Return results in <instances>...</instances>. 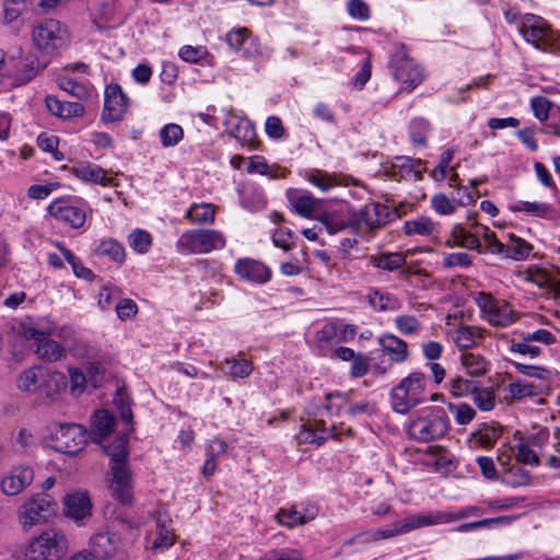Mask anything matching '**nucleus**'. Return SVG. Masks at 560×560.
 Instances as JSON below:
<instances>
[{"label":"nucleus","mask_w":560,"mask_h":560,"mask_svg":"<svg viewBox=\"0 0 560 560\" xmlns=\"http://www.w3.org/2000/svg\"><path fill=\"white\" fill-rule=\"evenodd\" d=\"M128 102L129 98L119 84H108L105 89L102 120L106 124L120 121L128 110Z\"/></svg>","instance_id":"9"},{"label":"nucleus","mask_w":560,"mask_h":560,"mask_svg":"<svg viewBox=\"0 0 560 560\" xmlns=\"http://www.w3.org/2000/svg\"><path fill=\"white\" fill-rule=\"evenodd\" d=\"M462 364L471 376H482L487 373L489 368V363L486 359L475 353L462 354Z\"/></svg>","instance_id":"37"},{"label":"nucleus","mask_w":560,"mask_h":560,"mask_svg":"<svg viewBox=\"0 0 560 560\" xmlns=\"http://www.w3.org/2000/svg\"><path fill=\"white\" fill-rule=\"evenodd\" d=\"M36 353L39 358L54 362L62 359L66 355V350L60 343L46 336L45 339L38 343Z\"/></svg>","instance_id":"33"},{"label":"nucleus","mask_w":560,"mask_h":560,"mask_svg":"<svg viewBox=\"0 0 560 560\" xmlns=\"http://www.w3.org/2000/svg\"><path fill=\"white\" fill-rule=\"evenodd\" d=\"M510 209L514 212L525 211L538 218H549L557 213L552 206L545 202L520 201L516 205L511 206Z\"/></svg>","instance_id":"34"},{"label":"nucleus","mask_w":560,"mask_h":560,"mask_svg":"<svg viewBox=\"0 0 560 560\" xmlns=\"http://www.w3.org/2000/svg\"><path fill=\"white\" fill-rule=\"evenodd\" d=\"M433 209L443 215L452 214L455 212V206L453 202L443 194H438L432 197L431 200Z\"/></svg>","instance_id":"61"},{"label":"nucleus","mask_w":560,"mask_h":560,"mask_svg":"<svg viewBox=\"0 0 560 560\" xmlns=\"http://www.w3.org/2000/svg\"><path fill=\"white\" fill-rule=\"evenodd\" d=\"M320 221L329 234H336L358 222V220L354 219L345 220L336 213H326Z\"/></svg>","instance_id":"41"},{"label":"nucleus","mask_w":560,"mask_h":560,"mask_svg":"<svg viewBox=\"0 0 560 560\" xmlns=\"http://www.w3.org/2000/svg\"><path fill=\"white\" fill-rule=\"evenodd\" d=\"M506 471L511 477V479H508L506 482L513 487L527 486L530 482L529 471L524 470L518 466H514L510 469L506 468Z\"/></svg>","instance_id":"58"},{"label":"nucleus","mask_w":560,"mask_h":560,"mask_svg":"<svg viewBox=\"0 0 560 560\" xmlns=\"http://www.w3.org/2000/svg\"><path fill=\"white\" fill-rule=\"evenodd\" d=\"M520 32L527 43L547 52L560 51V35L553 32L547 22L537 15L526 14L520 25Z\"/></svg>","instance_id":"2"},{"label":"nucleus","mask_w":560,"mask_h":560,"mask_svg":"<svg viewBox=\"0 0 560 560\" xmlns=\"http://www.w3.org/2000/svg\"><path fill=\"white\" fill-rule=\"evenodd\" d=\"M34 479V471L30 467L19 466L12 468L1 480V490L7 495H16L28 487Z\"/></svg>","instance_id":"13"},{"label":"nucleus","mask_w":560,"mask_h":560,"mask_svg":"<svg viewBox=\"0 0 560 560\" xmlns=\"http://www.w3.org/2000/svg\"><path fill=\"white\" fill-rule=\"evenodd\" d=\"M68 380L61 372H46L38 390V395L45 402L51 404L59 399L66 390Z\"/></svg>","instance_id":"14"},{"label":"nucleus","mask_w":560,"mask_h":560,"mask_svg":"<svg viewBox=\"0 0 560 560\" xmlns=\"http://www.w3.org/2000/svg\"><path fill=\"white\" fill-rule=\"evenodd\" d=\"M434 229V223L425 217L418 220L407 221L404 225V231L407 235H430Z\"/></svg>","instance_id":"42"},{"label":"nucleus","mask_w":560,"mask_h":560,"mask_svg":"<svg viewBox=\"0 0 560 560\" xmlns=\"http://www.w3.org/2000/svg\"><path fill=\"white\" fill-rule=\"evenodd\" d=\"M307 179L314 186L320 188L324 191L336 185L334 177H331L328 173L319 170L311 171L307 175Z\"/></svg>","instance_id":"52"},{"label":"nucleus","mask_w":560,"mask_h":560,"mask_svg":"<svg viewBox=\"0 0 560 560\" xmlns=\"http://www.w3.org/2000/svg\"><path fill=\"white\" fill-rule=\"evenodd\" d=\"M48 213L56 220L69 224L73 229H80L86 220L84 206L74 205L68 199H57L48 207Z\"/></svg>","instance_id":"11"},{"label":"nucleus","mask_w":560,"mask_h":560,"mask_svg":"<svg viewBox=\"0 0 560 560\" xmlns=\"http://www.w3.org/2000/svg\"><path fill=\"white\" fill-rule=\"evenodd\" d=\"M249 34L250 32L246 27L235 28L228 33L226 42L231 48L240 50Z\"/></svg>","instance_id":"60"},{"label":"nucleus","mask_w":560,"mask_h":560,"mask_svg":"<svg viewBox=\"0 0 560 560\" xmlns=\"http://www.w3.org/2000/svg\"><path fill=\"white\" fill-rule=\"evenodd\" d=\"M370 262L376 268L395 271L406 265V254L399 252L382 253L371 256Z\"/></svg>","instance_id":"28"},{"label":"nucleus","mask_w":560,"mask_h":560,"mask_svg":"<svg viewBox=\"0 0 560 560\" xmlns=\"http://www.w3.org/2000/svg\"><path fill=\"white\" fill-rule=\"evenodd\" d=\"M348 13L353 19L368 20L370 18V8L363 0H350L348 2Z\"/></svg>","instance_id":"62"},{"label":"nucleus","mask_w":560,"mask_h":560,"mask_svg":"<svg viewBox=\"0 0 560 560\" xmlns=\"http://www.w3.org/2000/svg\"><path fill=\"white\" fill-rule=\"evenodd\" d=\"M70 375V389L73 395H80L83 393L88 375L79 368L69 369Z\"/></svg>","instance_id":"54"},{"label":"nucleus","mask_w":560,"mask_h":560,"mask_svg":"<svg viewBox=\"0 0 560 560\" xmlns=\"http://www.w3.org/2000/svg\"><path fill=\"white\" fill-rule=\"evenodd\" d=\"M448 389L452 395L460 397L477 392V386L474 382L456 376L450 380Z\"/></svg>","instance_id":"46"},{"label":"nucleus","mask_w":560,"mask_h":560,"mask_svg":"<svg viewBox=\"0 0 560 560\" xmlns=\"http://www.w3.org/2000/svg\"><path fill=\"white\" fill-rule=\"evenodd\" d=\"M422 402V399H418L407 393L406 389L399 385L395 386L390 392V404L394 411L398 413H407L413 407Z\"/></svg>","instance_id":"26"},{"label":"nucleus","mask_w":560,"mask_h":560,"mask_svg":"<svg viewBox=\"0 0 560 560\" xmlns=\"http://www.w3.org/2000/svg\"><path fill=\"white\" fill-rule=\"evenodd\" d=\"M51 436L56 451L73 455L84 448L91 434L80 424L60 423L52 431Z\"/></svg>","instance_id":"6"},{"label":"nucleus","mask_w":560,"mask_h":560,"mask_svg":"<svg viewBox=\"0 0 560 560\" xmlns=\"http://www.w3.org/2000/svg\"><path fill=\"white\" fill-rule=\"evenodd\" d=\"M58 85L61 90L78 100H85L89 97L90 92L88 88L84 84L74 81L73 79L61 78L58 81Z\"/></svg>","instance_id":"43"},{"label":"nucleus","mask_w":560,"mask_h":560,"mask_svg":"<svg viewBox=\"0 0 560 560\" xmlns=\"http://www.w3.org/2000/svg\"><path fill=\"white\" fill-rule=\"evenodd\" d=\"M450 430L446 412L436 407L423 409L408 425V435L422 443L443 438Z\"/></svg>","instance_id":"1"},{"label":"nucleus","mask_w":560,"mask_h":560,"mask_svg":"<svg viewBox=\"0 0 560 560\" xmlns=\"http://www.w3.org/2000/svg\"><path fill=\"white\" fill-rule=\"evenodd\" d=\"M65 506L67 515L75 521L91 515L92 504L86 492H75L66 495Z\"/></svg>","instance_id":"17"},{"label":"nucleus","mask_w":560,"mask_h":560,"mask_svg":"<svg viewBox=\"0 0 560 560\" xmlns=\"http://www.w3.org/2000/svg\"><path fill=\"white\" fill-rule=\"evenodd\" d=\"M45 373L42 366L37 365L24 370L16 380L18 388L27 393H38Z\"/></svg>","instance_id":"25"},{"label":"nucleus","mask_w":560,"mask_h":560,"mask_svg":"<svg viewBox=\"0 0 560 560\" xmlns=\"http://www.w3.org/2000/svg\"><path fill=\"white\" fill-rule=\"evenodd\" d=\"M423 162L407 156L396 158L393 164L394 175L400 178H413L419 180L422 178Z\"/></svg>","instance_id":"21"},{"label":"nucleus","mask_w":560,"mask_h":560,"mask_svg":"<svg viewBox=\"0 0 560 560\" xmlns=\"http://www.w3.org/2000/svg\"><path fill=\"white\" fill-rule=\"evenodd\" d=\"M509 392L514 400H521L525 397L538 396L541 389L532 383L517 380L509 385Z\"/></svg>","instance_id":"40"},{"label":"nucleus","mask_w":560,"mask_h":560,"mask_svg":"<svg viewBox=\"0 0 560 560\" xmlns=\"http://www.w3.org/2000/svg\"><path fill=\"white\" fill-rule=\"evenodd\" d=\"M45 103L51 115L62 119L81 117L84 114V106L78 102L61 101L54 95H48Z\"/></svg>","instance_id":"16"},{"label":"nucleus","mask_w":560,"mask_h":560,"mask_svg":"<svg viewBox=\"0 0 560 560\" xmlns=\"http://www.w3.org/2000/svg\"><path fill=\"white\" fill-rule=\"evenodd\" d=\"M215 208L211 203L192 205L186 218L192 223L206 224L214 221Z\"/></svg>","instance_id":"35"},{"label":"nucleus","mask_w":560,"mask_h":560,"mask_svg":"<svg viewBox=\"0 0 560 560\" xmlns=\"http://www.w3.org/2000/svg\"><path fill=\"white\" fill-rule=\"evenodd\" d=\"M112 477L109 479L108 489L110 491L112 497L119 501L121 504H131L133 494H132V475L129 469V466H121L120 464H115L110 468Z\"/></svg>","instance_id":"10"},{"label":"nucleus","mask_w":560,"mask_h":560,"mask_svg":"<svg viewBox=\"0 0 560 560\" xmlns=\"http://www.w3.org/2000/svg\"><path fill=\"white\" fill-rule=\"evenodd\" d=\"M90 555L95 559H109L120 547V537L113 532H100L91 537Z\"/></svg>","instance_id":"12"},{"label":"nucleus","mask_w":560,"mask_h":560,"mask_svg":"<svg viewBox=\"0 0 560 560\" xmlns=\"http://www.w3.org/2000/svg\"><path fill=\"white\" fill-rule=\"evenodd\" d=\"M95 255L98 257H108L116 262H122L126 256L124 246L112 238L103 241L95 248Z\"/></svg>","instance_id":"36"},{"label":"nucleus","mask_w":560,"mask_h":560,"mask_svg":"<svg viewBox=\"0 0 560 560\" xmlns=\"http://www.w3.org/2000/svg\"><path fill=\"white\" fill-rule=\"evenodd\" d=\"M277 520L281 525L288 526L290 528L294 527L295 525H303L306 523L305 516L301 515L295 510H281L277 514Z\"/></svg>","instance_id":"56"},{"label":"nucleus","mask_w":560,"mask_h":560,"mask_svg":"<svg viewBox=\"0 0 560 560\" xmlns=\"http://www.w3.org/2000/svg\"><path fill=\"white\" fill-rule=\"evenodd\" d=\"M177 245L189 253L206 254L223 248L225 237L217 230H190L180 235Z\"/></svg>","instance_id":"5"},{"label":"nucleus","mask_w":560,"mask_h":560,"mask_svg":"<svg viewBox=\"0 0 560 560\" xmlns=\"http://www.w3.org/2000/svg\"><path fill=\"white\" fill-rule=\"evenodd\" d=\"M290 203L294 211L304 218H310L315 210V198L310 192L300 194L298 190H288Z\"/></svg>","instance_id":"27"},{"label":"nucleus","mask_w":560,"mask_h":560,"mask_svg":"<svg viewBox=\"0 0 560 560\" xmlns=\"http://www.w3.org/2000/svg\"><path fill=\"white\" fill-rule=\"evenodd\" d=\"M235 272L248 281L265 283L270 280V269L260 261L243 258L237 260Z\"/></svg>","instance_id":"15"},{"label":"nucleus","mask_w":560,"mask_h":560,"mask_svg":"<svg viewBox=\"0 0 560 560\" xmlns=\"http://www.w3.org/2000/svg\"><path fill=\"white\" fill-rule=\"evenodd\" d=\"M114 404L118 408L121 419L126 423H131L133 417L131 411V400L124 388L117 389Z\"/></svg>","instance_id":"44"},{"label":"nucleus","mask_w":560,"mask_h":560,"mask_svg":"<svg viewBox=\"0 0 560 560\" xmlns=\"http://www.w3.org/2000/svg\"><path fill=\"white\" fill-rule=\"evenodd\" d=\"M530 105L536 118H538L540 121L548 119L552 105L549 100L544 96H536L532 98Z\"/></svg>","instance_id":"55"},{"label":"nucleus","mask_w":560,"mask_h":560,"mask_svg":"<svg viewBox=\"0 0 560 560\" xmlns=\"http://www.w3.org/2000/svg\"><path fill=\"white\" fill-rule=\"evenodd\" d=\"M33 42L36 47L45 51H54L68 44V33L61 23L54 19H48L34 27Z\"/></svg>","instance_id":"7"},{"label":"nucleus","mask_w":560,"mask_h":560,"mask_svg":"<svg viewBox=\"0 0 560 560\" xmlns=\"http://www.w3.org/2000/svg\"><path fill=\"white\" fill-rule=\"evenodd\" d=\"M104 453L110 458V468L115 464L128 465V439L126 434L117 436L110 444H102Z\"/></svg>","instance_id":"22"},{"label":"nucleus","mask_w":560,"mask_h":560,"mask_svg":"<svg viewBox=\"0 0 560 560\" xmlns=\"http://www.w3.org/2000/svg\"><path fill=\"white\" fill-rule=\"evenodd\" d=\"M229 133L244 145L254 147L255 144L256 131L248 119H240Z\"/></svg>","instance_id":"31"},{"label":"nucleus","mask_w":560,"mask_h":560,"mask_svg":"<svg viewBox=\"0 0 560 560\" xmlns=\"http://www.w3.org/2000/svg\"><path fill=\"white\" fill-rule=\"evenodd\" d=\"M429 130V122L422 118L413 119L410 124V139L416 144H425V135Z\"/></svg>","instance_id":"51"},{"label":"nucleus","mask_w":560,"mask_h":560,"mask_svg":"<svg viewBox=\"0 0 560 560\" xmlns=\"http://www.w3.org/2000/svg\"><path fill=\"white\" fill-rule=\"evenodd\" d=\"M396 217V212H392L385 205L374 203L365 207L361 213V219L371 228L381 229Z\"/></svg>","instance_id":"18"},{"label":"nucleus","mask_w":560,"mask_h":560,"mask_svg":"<svg viewBox=\"0 0 560 560\" xmlns=\"http://www.w3.org/2000/svg\"><path fill=\"white\" fill-rule=\"evenodd\" d=\"M448 408L454 412L455 420L460 425L469 423L476 416L475 409L465 402L459 405L450 404Z\"/></svg>","instance_id":"50"},{"label":"nucleus","mask_w":560,"mask_h":560,"mask_svg":"<svg viewBox=\"0 0 560 560\" xmlns=\"http://www.w3.org/2000/svg\"><path fill=\"white\" fill-rule=\"evenodd\" d=\"M439 523V520H434L427 515H415L406 518L404 522L396 523L393 528L383 529L380 532L383 538H389L398 534L408 533L412 529L429 526Z\"/></svg>","instance_id":"19"},{"label":"nucleus","mask_w":560,"mask_h":560,"mask_svg":"<svg viewBox=\"0 0 560 560\" xmlns=\"http://www.w3.org/2000/svg\"><path fill=\"white\" fill-rule=\"evenodd\" d=\"M165 523L166 520L162 518V516L160 515L156 520L158 533L151 546L152 550L166 549L173 546L175 541V535L171 529L166 527Z\"/></svg>","instance_id":"39"},{"label":"nucleus","mask_w":560,"mask_h":560,"mask_svg":"<svg viewBox=\"0 0 560 560\" xmlns=\"http://www.w3.org/2000/svg\"><path fill=\"white\" fill-rule=\"evenodd\" d=\"M12 59L15 60L14 68L16 73H19L21 79L24 81L32 80L40 69V63L37 57L32 52L21 55L16 59L15 57H12Z\"/></svg>","instance_id":"29"},{"label":"nucleus","mask_w":560,"mask_h":560,"mask_svg":"<svg viewBox=\"0 0 560 560\" xmlns=\"http://www.w3.org/2000/svg\"><path fill=\"white\" fill-rule=\"evenodd\" d=\"M116 424V419L113 415H110L107 410L101 409L96 410L93 416V422H92V431L91 436L93 435V440L101 444V439L106 438L109 435Z\"/></svg>","instance_id":"20"},{"label":"nucleus","mask_w":560,"mask_h":560,"mask_svg":"<svg viewBox=\"0 0 560 560\" xmlns=\"http://www.w3.org/2000/svg\"><path fill=\"white\" fill-rule=\"evenodd\" d=\"M73 174L84 180L93 184L107 186L112 183V178L106 176V171L97 165L80 164L72 170Z\"/></svg>","instance_id":"24"},{"label":"nucleus","mask_w":560,"mask_h":560,"mask_svg":"<svg viewBox=\"0 0 560 560\" xmlns=\"http://www.w3.org/2000/svg\"><path fill=\"white\" fill-rule=\"evenodd\" d=\"M395 324L397 329L404 335L416 334L420 327V322L411 315H400L396 317Z\"/></svg>","instance_id":"53"},{"label":"nucleus","mask_w":560,"mask_h":560,"mask_svg":"<svg viewBox=\"0 0 560 560\" xmlns=\"http://www.w3.org/2000/svg\"><path fill=\"white\" fill-rule=\"evenodd\" d=\"M474 394V401L481 410L489 411L494 408V395L492 390L477 389Z\"/></svg>","instance_id":"63"},{"label":"nucleus","mask_w":560,"mask_h":560,"mask_svg":"<svg viewBox=\"0 0 560 560\" xmlns=\"http://www.w3.org/2000/svg\"><path fill=\"white\" fill-rule=\"evenodd\" d=\"M393 75L409 90L417 88L423 80L422 69L407 56L405 47L401 46L390 59Z\"/></svg>","instance_id":"8"},{"label":"nucleus","mask_w":560,"mask_h":560,"mask_svg":"<svg viewBox=\"0 0 560 560\" xmlns=\"http://www.w3.org/2000/svg\"><path fill=\"white\" fill-rule=\"evenodd\" d=\"M382 349L393 354V361L401 363L409 357L407 342L395 335H385L378 338Z\"/></svg>","instance_id":"23"},{"label":"nucleus","mask_w":560,"mask_h":560,"mask_svg":"<svg viewBox=\"0 0 560 560\" xmlns=\"http://www.w3.org/2000/svg\"><path fill=\"white\" fill-rule=\"evenodd\" d=\"M478 334L476 328L470 326H460L456 331L455 342L462 349L471 348Z\"/></svg>","instance_id":"49"},{"label":"nucleus","mask_w":560,"mask_h":560,"mask_svg":"<svg viewBox=\"0 0 560 560\" xmlns=\"http://www.w3.org/2000/svg\"><path fill=\"white\" fill-rule=\"evenodd\" d=\"M398 385L406 389L411 396L422 399L425 388V376L421 372H413L402 378Z\"/></svg>","instance_id":"38"},{"label":"nucleus","mask_w":560,"mask_h":560,"mask_svg":"<svg viewBox=\"0 0 560 560\" xmlns=\"http://www.w3.org/2000/svg\"><path fill=\"white\" fill-rule=\"evenodd\" d=\"M4 20L7 23L15 21L25 10L23 0H5L3 3Z\"/></svg>","instance_id":"57"},{"label":"nucleus","mask_w":560,"mask_h":560,"mask_svg":"<svg viewBox=\"0 0 560 560\" xmlns=\"http://www.w3.org/2000/svg\"><path fill=\"white\" fill-rule=\"evenodd\" d=\"M56 502L49 494L37 493L19 509V520L24 529L46 522L56 514Z\"/></svg>","instance_id":"4"},{"label":"nucleus","mask_w":560,"mask_h":560,"mask_svg":"<svg viewBox=\"0 0 560 560\" xmlns=\"http://www.w3.org/2000/svg\"><path fill=\"white\" fill-rule=\"evenodd\" d=\"M509 240L510 244H506L504 254L506 258H511L513 260H524L529 256L530 252L533 250L532 244L514 234H510Z\"/></svg>","instance_id":"30"},{"label":"nucleus","mask_w":560,"mask_h":560,"mask_svg":"<svg viewBox=\"0 0 560 560\" xmlns=\"http://www.w3.org/2000/svg\"><path fill=\"white\" fill-rule=\"evenodd\" d=\"M67 549L65 535L54 529L46 530L30 542L26 560H61Z\"/></svg>","instance_id":"3"},{"label":"nucleus","mask_w":560,"mask_h":560,"mask_svg":"<svg viewBox=\"0 0 560 560\" xmlns=\"http://www.w3.org/2000/svg\"><path fill=\"white\" fill-rule=\"evenodd\" d=\"M489 307L488 318L490 324L498 327H506L514 322L509 303L499 301L498 304H492Z\"/></svg>","instance_id":"32"},{"label":"nucleus","mask_w":560,"mask_h":560,"mask_svg":"<svg viewBox=\"0 0 560 560\" xmlns=\"http://www.w3.org/2000/svg\"><path fill=\"white\" fill-rule=\"evenodd\" d=\"M261 560H302V556L294 549L271 550Z\"/></svg>","instance_id":"64"},{"label":"nucleus","mask_w":560,"mask_h":560,"mask_svg":"<svg viewBox=\"0 0 560 560\" xmlns=\"http://www.w3.org/2000/svg\"><path fill=\"white\" fill-rule=\"evenodd\" d=\"M121 291L117 287L104 285L98 294V305L102 310L110 307L114 300L119 299Z\"/></svg>","instance_id":"59"},{"label":"nucleus","mask_w":560,"mask_h":560,"mask_svg":"<svg viewBox=\"0 0 560 560\" xmlns=\"http://www.w3.org/2000/svg\"><path fill=\"white\" fill-rule=\"evenodd\" d=\"M151 235L142 230H136L129 235V245L138 253H147L151 246Z\"/></svg>","instance_id":"48"},{"label":"nucleus","mask_w":560,"mask_h":560,"mask_svg":"<svg viewBox=\"0 0 560 560\" xmlns=\"http://www.w3.org/2000/svg\"><path fill=\"white\" fill-rule=\"evenodd\" d=\"M184 136V131L179 125L168 124L160 131V138L164 147H173L177 144Z\"/></svg>","instance_id":"45"},{"label":"nucleus","mask_w":560,"mask_h":560,"mask_svg":"<svg viewBox=\"0 0 560 560\" xmlns=\"http://www.w3.org/2000/svg\"><path fill=\"white\" fill-rule=\"evenodd\" d=\"M225 366L228 369V373L234 377H247L252 371L253 365L252 362L245 359L236 360L231 359L225 361Z\"/></svg>","instance_id":"47"}]
</instances>
